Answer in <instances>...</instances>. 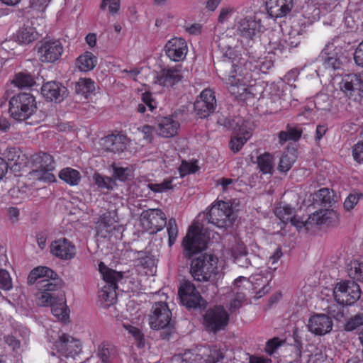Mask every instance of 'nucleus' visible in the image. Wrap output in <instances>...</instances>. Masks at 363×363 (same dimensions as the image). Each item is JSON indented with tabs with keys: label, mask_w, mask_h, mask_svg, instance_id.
<instances>
[{
	"label": "nucleus",
	"mask_w": 363,
	"mask_h": 363,
	"mask_svg": "<svg viewBox=\"0 0 363 363\" xmlns=\"http://www.w3.org/2000/svg\"><path fill=\"white\" fill-rule=\"evenodd\" d=\"M251 136L252 130L249 127V123L240 118H237L233 135L229 143L230 150L234 153L239 152Z\"/></svg>",
	"instance_id": "nucleus-18"
},
{
	"label": "nucleus",
	"mask_w": 363,
	"mask_h": 363,
	"mask_svg": "<svg viewBox=\"0 0 363 363\" xmlns=\"http://www.w3.org/2000/svg\"><path fill=\"white\" fill-rule=\"evenodd\" d=\"M330 291L333 293L335 301L342 305H352L361 296L359 285L353 281H340Z\"/></svg>",
	"instance_id": "nucleus-9"
},
{
	"label": "nucleus",
	"mask_w": 363,
	"mask_h": 363,
	"mask_svg": "<svg viewBox=\"0 0 363 363\" xmlns=\"http://www.w3.org/2000/svg\"><path fill=\"white\" fill-rule=\"evenodd\" d=\"M258 167L263 174H272L273 172V156L269 153L260 155L257 160Z\"/></svg>",
	"instance_id": "nucleus-48"
},
{
	"label": "nucleus",
	"mask_w": 363,
	"mask_h": 363,
	"mask_svg": "<svg viewBox=\"0 0 363 363\" xmlns=\"http://www.w3.org/2000/svg\"><path fill=\"white\" fill-rule=\"evenodd\" d=\"M179 127V122L172 116L162 117L157 121L159 135L164 138H171L176 135Z\"/></svg>",
	"instance_id": "nucleus-29"
},
{
	"label": "nucleus",
	"mask_w": 363,
	"mask_h": 363,
	"mask_svg": "<svg viewBox=\"0 0 363 363\" xmlns=\"http://www.w3.org/2000/svg\"><path fill=\"white\" fill-rule=\"evenodd\" d=\"M277 267H269V271L260 270L259 273H255L250 277V282L252 290L255 294V298H261L268 292L269 283L273 279Z\"/></svg>",
	"instance_id": "nucleus-17"
},
{
	"label": "nucleus",
	"mask_w": 363,
	"mask_h": 363,
	"mask_svg": "<svg viewBox=\"0 0 363 363\" xmlns=\"http://www.w3.org/2000/svg\"><path fill=\"white\" fill-rule=\"evenodd\" d=\"M164 51L172 61L180 62L185 59L189 49L186 41L184 38L174 37L167 42Z\"/></svg>",
	"instance_id": "nucleus-20"
},
{
	"label": "nucleus",
	"mask_w": 363,
	"mask_h": 363,
	"mask_svg": "<svg viewBox=\"0 0 363 363\" xmlns=\"http://www.w3.org/2000/svg\"><path fill=\"white\" fill-rule=\"evenodd\" d=\"M209 239V235L203 233L200 223L197 221L194 222L182 241L184 255L190 257L194 254L203 250Z\"/></svg>",
	"instance_id": "nucleus-8"
},
{
	"label": "nucleus",
	"mask_w": 363,
	"mask_h": 363,
	"mask_svg": "<svg viewBox=\"0 0 363 363\" xmlns=\"http://www.w3.org/2000/svg\"><path fill=\"white\" fill-rule=\"evenodd\" d=\"M100 145L106 151H123L126 146V138L123 135H109L101 139Z\"/></svg>",
	"instance_id": "nucleus-30"
},
{
	"label": "nucleus",
	"mask_w": 363,
	"mask_h": 363,
	"mask_svg": "<svg viewBox=\"0 0 363 363\" xmlns=\"http://www.w3.org/2000/svg\"><path fill=\"white\" fill-rule=\"evenodd\" d=\"M41 94L47 100L60 102L66 97L67 89L62 84L50 81L43 84L41 87Z\"/></svg>",
	"instance_id": "nucleus-25"
},
{
	"label": "nucleus",
	"mask_w": 363,
	"mask_h": 363,
	"mask_svg": "<svg viewBox=\"0 0 363 363\" xmlns=\"http://www.w3.org/2000/svg\"><path fill=\"white\" fill-rule=\"evenodd\" d=\"M39 33L30 23H24L13 34V39L20 45H27L38 40Z\"/></svg>",
	"instance_id": "nucleus-28"
},
{
	"label": "nucleus",
	"mask_w": 363,
	"mask_h": 363,
	"mask_svg": "<svg viewBox=\"0 0 363 363\" xmlns=\"http://www.w3.org/2000/svg\"><path fill=\"white\" fill-rule=\"evenodd\" d=\"M333 216L334 213L333 211L321 210L314 213L311 219L318 225L326 224L328 220L331 219Z\"/></svg>",
	"instance_id": "nucleus-52"
},
{
	"label": "nucleus",
	"mask_w": 363,
	"mask_h": 363,
	"mask_svg": "<svg viewBox=\"0 0 363 363\" xmlns=\"http://www.w3.org/2000/svg\"><path fill=\"white\" fill-rule=\"evenodd\" d=\"M59 178L70 186H76L81 180V174L77 169L66 167L59 172Z\"/></svg>",
	"instance_id": "nucleus-41"
},
{
	"label": "nucleus",
	"mask_w": 363,
	"mask_h": 363,
	"mask_svg": "<svg viewBox=\"0 0 363 363\" xmlns=\"http://www.w3.org/2000/svg\"><path fill=\"white\" fill-rule=\"evenodd\" d=\"M11 83L19 89H23L31 87L35 84V81L30 74L26 72H18L15 74Z\"/></svg>",
	"instance_id": "nucleus-43"
},
{
	"label": "nucleus",
	"mask_w": 363,
	"mask_h": 363,
	"mask_svg": "<svg viewBox=\"0 0 363 363\" xmlns=\"http://www.w3.org/2000/svg\"><path fill=\"white\" fill-rule=\"evenodd\" d=\"M235 9L230 6H222L219 11L218 16V23L220 24H224L227 23L232 17Z\"/></svg>",
	"instance_id": "nucleus-54"
},
{
	"label": "nucleus",
	"mask_w": 363,
	"mask_h": 363,
	"mask_svg": "<svg viewBox=\"0 0 363 363\" xmlns=\"http://www.w3.org/2000/svg\"><path fill=\"white\" fill-rule=\"evenodd\" d=\"M339 4L338 0H320L317 4L320 7L322 13L333 11Z\"/></svg>",
	"instance_id": "nucleus-64"
},
{
	"label": "nucleus",
	"mask_w": 363,
	"mask_h": 363,
	"mask_svg": "<svg viewBox=\"0 0 363 363\" xmlns=\"http://www.w3.org/2000/svg\"><path fill=\"white\" fill-rule=\"evenodd\" d=\"M198 170L199 167L196 164V162H182L179 168V174L182 177L195 173Z\"/></svg>",
	"instance_id": "nucleus-55"
},
{
	"label": "nucleus",
	"mask_w": 363,
	"mask_h": 363,
	"mask_svg": "<svg viewBox=\"0 0 363 363\" xmlns=\"http://www.w3.org/2000/svg\"><path fill=\"white\" fill-rule=\"evenodd\" d=\"M166 216L160 209H148L141 213L140 223L143 228L150 234L161 230L166 224Z\"/></svg>",
	"instance_id": "nucleus-14"
},
{
	"label": "nucleus",
	"mask_w": 363,
	"mask_h": 363,
	"mask_svg": "<svg viewBox=\"0 0 363 363\" xmlns=\"http://www.w3.org/2000/svg\"><path fill=\"white\" fill-rule=\"evenodd\" d=\"M251 288V283L250 280L244 277H239L237 278L232 286V294L233 295H239L242 294L246 296L247 292L250 291Z\"/></svg>",
	"instance_id": "nucleus-45"
},
{
	"label": "nucleus",
	"mask_w": 363,
	"mask_h": 363,
	"mask_svg": "<svg viewBox=\"0 0 363 363\" xmlns=\"http://www.w3.org/2000/svg\"><path fill=\"white\" fill-rule=\"evenodd\" d=\"M235 25L237 30L246 39H252L260 28L259 21L257 20L255 14L251 11L238 13Z\"/></svg>",
	"instance_id": "nucleus-11"
},
{
	"label": "nucleus",
	"mask_w": 363,
	"mask_h": 363,
	"mask_svg": "<svg viewBox=\"0 0 363 363\" xmlns=\"http://www.w3.org/2000/svg\"><path fill=\"white\" fill-rule=\"evenodd\" d=\"M77 94L87 98L95 90V82L90 78H80L75 85Z\"/></svg>",
	"instance_id": "nucleus-42"
},
{
	"label": "nucleus",
	"mask_w": 363,
	"mask_h": 363,
	"mask_svg": "<svg viewBox=\"0 0 363 363\" xmlns=\"http://www.w3.org/2000/svg\"><path fill=\"white\" fill-rule=\"evenodd\" d=\"M276 216L283 223L290 222L296 228H301L304 225V220L295 214V211L289 205L280 204L275 208Z\"/></svg>",
	"instance_id": "nucleus-27"
},
{
	"label": "nucleus",
	"mask_w": 363,
	"mask_h": 363,
	"mask_svg": "<svg viewBox=\"0 0 363 363\" xmlns=\"http://www.w3.org/2000/svg\"><path fill=\"white\" fill-rule=\"evenodd\" d=\"M322 13L320 7L313 4L312 3H307L305 4L301 9V15L304 18L302 24L309 25L318 21L320 18V15Z\"/></svg>",
	"instance_id": "nucleus-39"
},
{
	"label": "nucleus",
	"mask_w": 363,
	"mask_h": 363,
	"mask_svg": "<svg viewBox=\"0 0 363 363\" xmlns=\"http://www.w3.org/2000/svg\"><path fill=\"white\" fill-rule=\"evenodd\" d=\"M333 197V192L328 188H322L313 195V200L319 203L329 204Z\"/></svg>",
	"instance_id": "nucleus-50"
},
{
	"label": "nucleus",
	"mask_w": 363,
	"mask_h": 363,
	"mask_svg": "<svg viewBox=\"0 0 363 363\" xmlns=\"http://www.w3.org/2000/svg\"><path fill=\"white\" fill-rule=\"evenodd\" d=\"M218 48L222 53L223 61L231 60V74L228 77L226 84L228 89L236 98L246 100L250 96H255L258 92L256 80L259 74L258 67L264 71V62L258 61L257 65L240 58V51L238 50V42L235 38L223 35L217 40Z\"/></svg>",
	"instance_id": "nucleus-1"
},
{
	"label": "nucleus",
	"mask_w": 363,
	"mask_h": 363,
	"mask_svg": "<svg viewBox=\"0 0 363 363\" xmlns=\"http://www.w3.org/2000/svg\"><path fill=\"white\" fill-rule=\"evenodd\" d=\"M301 132L297 128H289L287 130L281 131L279 134L280 143L288 140H297L300 138Z\"/></svg>",
	"instance_id": "nucleus-51"
},
{
	"label": "nucleus",
	"mask_w": 363,
	"mask_h": 363,
	"mask_svg": "<svg viewBox=\"0 0 363 363\" xmlns=\"http://www.w3.org/2000/svg\"><path fill=\"white\" fill-rule=\"evenodd\" d=\"M296 155L294 150H287L285 152L279 160L278 169L282 172H288L294 162H295Z\"/></svg>",
	"instance_id": "nucleus-47"
},
{
	"label": "nucleus",
	"mask_w": 363,
	"mask_h": 363,
	"mask_svg": "<svg viewBox=\"0 0 363 363\" xmlns=\"http://www.w3.org/2000/svg\"><path fill=\"white\" fill-rule=\"evenodd\" d=\"M169 246L174 245L178 235V229L174 219H169L167 224Z\"/></svg>",
	"instance_id": "nucleus-56"
},
{
	"label": "nucleus",
	"mask_w": 363,
	"mask_h": 363,
	"mask_svg": "<svg viewBox=\"0 0 363 363\" xmlns=\"http://www.w3.org/2000/svg\"><path fill=\"white\" fill-rule=\"evenodd\" d=\"M221 271L218 257L213 255H203L191 263V276L199 281H214L221 277Z\"/></svg>",
	"instance_id": "nucleus-3"
},
{
	"label": "nucleus",
	"mask_w": 363,
	"mask_h": 363,
	"mask_svg": "<svg viewBox=\"0 0 363 363\" xmlns=\"http://www.w3.org/2000/svg\"><path fill=\"white\" fill-rule=\"evenodd\" d=\"M141 101L147 109L152 112L157 106V103L150 92L145 91L141 94Z\"/></svg>",
	"instance_id": "nucleus-59"
},
{
	"label": "nucleus",
	"mask_w": 363,
	"mask_h": 363,
	"mask_svg": "<svg viewBox=\"0 0 363 363\" xmlns=\"http://www.w3.org/2000/svg\"><path fill=\"white\" fill-rule=\"evenodd\" d=\"M111 172L113 180L125 182L132 177V170L130 167H118L116 164L111 166Z\"/></svg>",
	"instance_id": "nucleus-49"
},
{
	"label": "nucleus",
	"mask_w": 363,
	"mask_h": 363,
	"mask_svg": "<svg viewBox=\"0 0 363 363\" xmlns=\"http://www.w3.org/2000/svg\"><path fill=\"white\" fill-rule=\"evenodd\" d=\"M203 216L208 223L219 228L230 227L235 220L232 204L222 200H216Z\"/></svg>",
	"instance_id": "nucleus-7"
},
{
	"label": "nucleus",
	"mask_w": 363,
	"mask_h": 363,
	"mask_svg": "<svg viewBox=\"0 0 363 363\" xmlns=\"http://www.w3.org/2000/svg\"><path fill=\"white\" fill-rule=\"evenodd\" d=\"M31 162L33 169L28 174L30 179L45 182H55L56 181V177L52 173L55 165L51 155L45 152H40L32 156Z\"/></svg>",
	"instance_id": "nucleus-6"
},
{
	"label": "nucleus",
	"mask_w": 363,
	"mask_h": 363,
	"mask_svg": "<svg viewBox=\"0 0 363 363\" xmlns=\"http://www.w3.org/2000/svg\"><path fill=\"white\" fill-rule=\"evenodd\" d=\"M229 315L222 306L208 309L203 315L204 325L213 331L223 329L227 325Z\"/></svg>",
	"instance_id": "nucleus-16"
},
{
	"label": "nucleus",
	"mask_w": 363,
	"mask_h": 363,
	"mask_svg": "<svg viewBox=\"0 0 363 363\" xmlns=\"http://www.w3.org/2000/svg\"><path fill=\"white\" fill-rule=\"evenodd\" d=\"M96 230L98 235L102 238H109L115 232L123 230V226L115 210L108 211L101 215L96 223Z\"/></svg>",
	"instance_id": "nucleus-10"
},
{
	"label": "nucleus",
	"mask_w": 363,
	"mask_h": 363,
	"mask_svg": "<svg viewBox=\"0 0 363 363\" xmlns=\"http://www.w3.org/2000/svg\"><path fill=\"white\" fill-rule=\"evenodd\" d=\"M282 41L283 43H281L280 45L278 47L274 45L275 43L272 44L274 45V53L275 55L283 53L287 48L290 49L297 47L301 42V30L291 28V30L284 35Z\"/></svg>",
	"instance_id": "nucleus-31"
},
{
	"label": "nucleus",
	"mask_w": 363,
	"mask_h": 363,
	"mask_svg": "<svg viewBox=\"0 0 363 363\" xmlns=\"http://www.w3.org/2000/svg\"><path fill=\"white\" fill-rule=\"evenodd\" d=\"M97 64V57L89 51L81 54L75 61V67L81 72H88L93 70Z\"/></svg>",
	"instance_id": "nucleus-33"
},
{
	"label": "nucleus",
	"mask_w": 363,
	"mask_h": 363,
	"mask_svg": "<svg viewBox=\"0 0 363 363\" xmlns=\"http://www.w3.org/2000/svg\"><path fill=\"white\" fill-rule=\"evenodd\" d=\"M182 78V67L176 65L162 69L157 77L156 82L161 86L169 87L181 82Z\"/></svg>",
	"instance_id": "nucleus-24"
},
{
	"label": "nucleus",
	"mask_w": 363,
	"mask_h": 363,
	"mask_svg": "<svg viewBox=\"0 0 363 363\" xmlns=\"http://www.w3.org/2000/svg\"><path fill=\"white\" fill-rule=\"evenodd\" d=\"M203 359L201 363H216L223 357V352L216 346L212 347L202 346L197 349Z\"/></svg>",
	"instance_id": "nucleus-38"
},
{
	"label": "nucleus",
	"mask_w": 363,
	"mask_h": 363,
	"mask_svg": "<svg viewBox=\"0 0 363 363\" xmlns=\"http://www.w3.org/2000/svg\"><path fill=\"white\" fill-rule=\"evenodd\" d=\"M138 133L147 143H151L153 139L154 128L149 125H144L137 128Z\"/></svg>",
	"instance_id": "nucleus-60"
},
{
	"label": "nucleus",
	"mask_w": 363,
	"mask_h": 363,
	"mask_svg": "<svg viewBox=\"0 0 363 363\" xmlns=\"http://www.w3.org/2000/svg\"><path fill=\"white\" fill-rule=\"evenodd\" d=\"M64 47L57 39H44L38 48L39 60L43 62L52 63L57 61L62 55Z\"/></svg>",
	"instance_id": "nucleus-12"
},
{
	"label": "nucleus",
	"mask_w": 363,
	"mask_h": 363,
	"mask_svg": "<svg viewBox=\"0 0 363 363\" xmlns=\"http://www.w3.org/2000/svg\"><path fill=\"white\" fill-rule=\"evenodd\" d=\"M334 50L333 43H328L322 51V57L324 58L323 66L326 69L335 70L341 67V62L332 53Z\"/></svg>",
	"instance_id": "nucleus-37"
},
{
	"label": "nucleus",
	"mask_w": 363,
	"mask_h": 363,
	"mask_svg": "<svg viewBox=\"0 0 363 363\" xmlns=\"http://www.w3.org/2000/svg\"><path fill=\"white\" fill-rule=\"evenodd\" d=\"M51 311L54 316H55L59 320L65 322L69 318V310L66 305L65 300L62 298L58 301H55L52 304Z\"/></svg>",
	"instance_id": "nucleus-40"
},
{
	"label": "nucleus",
	"mask_w": 363,
	"mask_h": 363,
	"mask_svg": "<svg viewBox=\"0 0 363 363\" xmlns=\"http://www.w3.org/2000/svg\"><path fill=\"white\" fill-rule=\"evenodd\" d=\"M347 273L353 279L363 280V262L358 259L351 260L347 264Z\"/></svg>",
	"instance_id": "nucleus-44"
},
{
	"label": "nucleus",
	"mask_w": 363,
	"mask_h": 363,
	"mask_svg": "<svg viewBox=\"0 0 363 363\" xmlns=\"http://www.w3.org/2000/svg\"><path fill=\"white\" fill-rule=\"evenodd\" d=\"M179 296L182 303L187 308L200 306L201 297L193 284L185 281L179 289Z\"/></svg>",
	"instance_id": "nucleus-22"
},
{
	"label": "nucleus",
	"mask_w": 363,
	"mask_h": 363,
	"mask_svg": "<svg viewBox=\"0 0 363 363\" xmlns=\"http://www.w3.org/2000/svg\"><path fill=\"white\" fill-rule=\"evenodd\" d=\"M50 252L61 259H72L76 255L75 246L66 238H60L50 245Z\"/></svg>",
	"instance_id": "nucleus-23"
},
{
	"label": "nucleus",
	"mask_w": 363,
	"mask_h": 363,
	"mask_svg": "<svg viewBox=\"0 0 363 363\" xmlns=\"http://www.w3.org/2000/svg\"><path fill=\"white\" fill-rule=\"evenodd\" d=\"M331 318L325 314H315L310 317L307 327L315 335L323 336L329 333L333 329Z\"/></svg>",
	"instance_id": "nucleus-21"
},
{
	"label": "nucleus",
	"mask_w": 363,
	"mask_h": 363,
	"mask_svg": "<svg viewBox=\"0 0 363 363\" xmlns=\"http://www.w3.org/2000/svg\"><path fill=\"white\" fill-rule=\"evenodd\" d=\"M99 272L106 281L99 294V302L104 308H108L113 306L116 301V291L118 284L123 280L121 272L108 268L103 262L99 265Z\"/></svg>",
	"instance_id": "nucleus-4"
},
{
	"label": "nucleus",
	"mask_w": 363,
	"mask_h": 363,
	"mask_svg": "<svg viewBox=\"0 0 363 363\" xmlns=\"http://www.w3.org/2000/svg\"><path fill=\"white\" fill-rule=\"evenodd\" d=\"M172 313L167 303L157 302L152 306L149 316V325L154 330L162 329L169 325Z\"/></svg>",
	"instance_id": "nucleus-15"
},
{
	"label": "nucleus",
	"mask_w": 363,
	"mask_h": 363,
	"mask_svg": "<svg viewBox=\"0 0 363 363\" xmlns=\"http://www.w3.org/2000/svg\"><path fill=\"white\" fill-rule=\"evenodd\" d=\"M216 107V97L211 89H204L194 103V111L196 115L204 118L208 117Z\"/></svg>",
	"instance_id": "nucleus-19"
},
{
	"label": "nucleus",
	"mask_w": 363,
	"mask_h": 363,
	"mask_svg": "<svg viewBox=\"0 0 363 363\" xmlns=\"http://www.w3.org/2000/svg\"><path fill=\"white\" fill-rule=\"evenodd\" d=\"M230 252L234 263L239 267L247 268L251 265V261L248 257V252L244 243H236L232 247Z\"/></svg>",
	"instance_id": "nucleus-34"
},
{
	"label": "nucleus",
	"mask_w": 363,
	"mask_h": 363,
	"mask_svg": "<svg viewBox=\"0 0 363 363\" xmlns=\"http://www.w3.org/2000/svg\"><path fill=\"white\" fill-rule=\"evenodd\" d=\"M4 155L11 162L9 167L11 166V168L14 169V170H20L27 165L28 158L18 148L8 147Z\"/></svg>",
	"instance_id": "nucleus-32"
},
{
	"label": "nucleus",
	"mask_w": 363,
	"mask_h": 363,
	"mask_svg": "<svg viewBox=\"0 0 363 363\" xmlns=\"http://www.w3.org/2000/svg\"><path fill=\"white\" fill-rule=\"evenodd\" d=\"M57 274L47 267H37L34 268L28 277V282L30 284H34L38 279H44L41 282H50L48 279H55Z\"/></svg>",
	"instance_id": "nucleus-36"
},
{
	"label": "nucleus",
	"mask_w": 363,
	"mask_h": 363,
	"mask_svg": "<svg viewBox=\"0 0 363 363\" xmlns=\"http://www.w3.org/2000/svg\"><path fill=\"white\" fill-rule=\"evenodd\" d=\"M363 325V314H357L351 318L345 324V330L352 331Z\"/></svg>",
	"instance_id": "nucleus-58"
},
{
	"label": "nucleus",
	"mask_w": 363,
	"mask_h": 363,
	"mask_svg": "<svg viewBox=\"0 0 363 363\" xmlns=\"http://www.w3.org/2000/svg\"><path fill=\"white\" fill-rule=\"evenodd\" d=\"M57 285L52 282H48L41 286V291L36 295L37 303L41 306H45L55 303V296L51 292L56 290Z\"/></svg>",
	"instance_id": "nucleus-35"
},
{
	"label": "nucleus",
	"mask_w": 363,
	"mask_h": 363,
	"mask_svg": "<svg viewBox=\"0 0 363 363\" xmlns=\"http://www.w3.org/2000/svg\"><path fill=\"white\" fill-rule=\"evenodd\" d=\"M266 10L272 18L286 16L292 9L293 0H267Z\"/></svg>",
	"instance_id": "nucleus-26"
},
{
	"label": "nucleus",
	"mask_w": 363,
	"mask_h": 363,
	"mask_svg": "<svg viewBox=\"0 0 363 363\" xmlns=\"http://www.w3.org/2000/svg\"><path fill=\"white\" fill-rule=\"evenodd\" d=\"M35 98L28 93H21L13 96L9 101V113L12 118L23 121L37 111Z\"/></svg>",
	"instance_id": "nucleus-5"
},
{
	"label": "nucleus",
	"mask_w": 363,
	"mask_h": 363,
	"mask_svg": "<svg viewBox=\"0 0 363 363\" xmlns=\"http://www.w3.org/2000/svg\"><path fill=\"white\" fill-rule=\"evenodd\" d=\"M182 361L186 363H201L203 357L201 352H194L191 350L185 352L182 355Z\"/></svg>",
	"instance_id": "nucleus-62"
},
{
	"label": "nucleus",
	"mask_w": 363,
	"mask_h": 363,
	"mask_svg": "<svg viewBox=\"0 0 363 363\" xmlns=\"http://www.w3.org/2000/svg\"><path fill=\"white\" fill-rule=\"evenodd\" d=\"M94 184L100 189L112 190L116 186V183L112 177L102 176L99 173L93 175Z\"/></svg>",
	"instance_id": "nucleus-46"
},
{
	"label": "nucleus",
	"mask_w": 363,
	"mask_h": 363,
	"mask_svg": "<svg viewBox=\"0 0 363 363\" xmlns=\"http://www.w3.org/2000/svg\"><path fill=\"white\" fill-rule=\"evenodd\" d=\"M284 344V340H280L278 337H274L267 341L265 347V351L269 354H272L276 352L277 350H278L280 347L283 346Z\"/></svg>",
	"instance_id": "nucleus-61"
},
{
	"label": "nucleus",
	"mask_w": 363,
	"mask_h": 363,
	"mask_svg": "<svg viewBox=\"0 0 363 363\" xmlns=\"http://www.w3.org/2000/svg\"><path fill=\"white\" fill-rule=\"evenodd\" d=\"M340 89L348 98L359 100L363 94V71L344 76L340 83Z\"/></svg>",
	"instance_id": "nucleus-13"
},
{
	"label": "nucleus",
	"mask_w": 363,
	"mask_h": 363,
	"mask_svg": "<svg viewBox=\"0 0 363 363\" xmlns=\"http://www.w3.org/2000/svg\"><path fill=\"white\" fill-rule=\"evenodd\" d=\"M362 194L358 192H353L348 195L344 201V208L350 211L354 208L362 197Z\"/></svg>",
	"instance_id": "nucleus-57"
},
{
	"label": "nucleus",
	"mask_w": 363,
	"mask_h": 363,
	"mask_svg": "<svg viewBox=\"0 0 363 363\" xmlns=\"http://www.w3.org/2000/svg\"><path fill=\"white\" fill-rule=\"evenodd\" d=\"M173 178L164 179L160 184H148V188L155 193L165 192L173 188Z\"/></svg>",
	"instance_id": "nucleus-53"
},
{
	"label": "nucleus",
	"mask_w": 363,
	"mask_h": 363,
	"mask_svg": "<svg viewBox=\"0 0 363 363\" xmlns=\"http://www.w3.org/2000/svg\"><path fill=\"white\" fill-rule=\"evenodd\" d=\"M12 288V281L9 273L4 269L0 270V289L9 290Z\"/></svg>",
	"instance_id": "nucleus-63"
},
{
	"label": "nucleus",
	"mask_w": 363,
	"mask_h": 363,
	"mask_svg": "<svg viewBox=\"0 0 363 363\" xmlns=\"http://www.w3.org/2000/svg\"><path fill=\"white\" fill-rule=\"evenodd\" d=\"M50 341H53L52 355L60 359V363H72L73 359L82 350L79 340L67 334L56 333L54 331L48 332Z\"/></svg>",
	"instance_id": "nucleus-2"
}]
</instances>
